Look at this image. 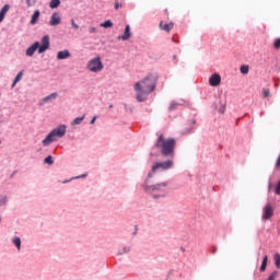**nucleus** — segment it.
<instances>
[{
    "instance_id": "5",
    "label": "nucleus",
    "mask_w": 280,
    "mask_h": 280,
    "mask_svg": "<svg viewBox=\"0 0 280 280\" xmlns=\"http://www.w3.org/2000/svg\"><path fill=\"white\" fill-rule=\"evenodd\" d=\"M144 190L153 194V198H165L168 191L167 182L152 186H144Z\"/></svg>"
},
{
    "instance_id": "23",
    "label": "nucleus",
    "mask_w": 280,
    "mask_h": 280,
    "mask_svg": "<svg viewBox=\"0 0 280 280\" xmlns=\"http://www.w3.org/2000/svg\"><path fill=\"white\" fill-rule=\"evenodd\" d=\"M13 244L16 246L18 250H21V238L20 237H14Z\"/></svg>"
},
{
    "instance_id": "20",
    "label": "nucleus",
    "mask_w": 280,
    "mask_h": 280,
    "mask_svg": "<svg viewBox=\"0 0 280 280\" xmlns=\"http://www.w3.org/2000/svg\"><path fill=\"white\" fill-rule=\"evenodd\" d=\"M58 5H60V0H51L49 3V8H51L52 10L58 8Z\"/></svg>"
},
{
    "instance_id": "15",
    "label": "nucleus",
    "mask_w": 280,
    "mask_h": 280,
    "mask_svg": "<svg viewBox=\"0 0 280 280\" xmlns=\"http://www.w3.org/2000/svg\"><path fill=\"white\" fill-rule=\"evenodd\" d=\"M38 19H40V11L36 10L31 19V25H36L38 23Z\"/></svg>"
},
{
    "instance_id": "1",
    "label": "nucleus",
    "mask_w": 280,
    "mask_h": 280,
    "mask_svg": "<svg viewBox=\"0 0 280 280\" xmlns=\"http://www.w3.org/2000/svg\"><path fill=\"white\" fill-rule=\"evenodd\" d=\"M136 91V98L138 102H145L148 95L156 89V78L152 74L139 81L133 86Z\"/></svg>"
},
{
    "instance_id": "34",
    "label": "nucleus",
    "mask_w": 280,
    "mask_h": 280,
    "mask_svg": "<svg viewBox=\"0 0 280 280\" xmlns=\"http://www.w3.org/2000/svg\"><path fill=\"white\" fill-rule=\"evenodd\" d=\"M124 253H130V247H125L122 252L119 253V255H124Z\"/></svg>"
},
{
    "instance_id": "40",
    "label": "nucleus",
    "mask_w": 280,
    "mask_h": 280,
    "mask_svg": "<svg viewBox=\"0 0 280 280\" xmlns=\"http://www.w3.org/2000/svg\"><path fill=\"white\" fill-rule=\"evenodd\" d=\"M84 177H86V175H82V176H80V178H84Z\"/></svg>"
},
{
    "instance_id": "30",
    "label": "nucleus",
    "mask_w": 280,
    "mask_h": 280,
    "mask_svg": "<svg viewBox=\"0 0 280 280\" xmlns=\"http://www.w3.org/2000/svg\"><path fill=\"white\" fill-rule=\"evenodd\" d=\"M262 95H264V97H270V90L264 89L262 90Z\"/></svg>"
},
{
    "instance_id": "31",
    "label": "nucleus",
    "mask_w": 280,
    "mask_h": 280,
    "mask_svg": "<svg viewBox=\"0 0 280 280\" xmlns=\"http://www.w3.org/2000/svg\"><path fill=\"white\" fill-rule=\"evenodd\" d=\"M71 25L74 30H80V26L75 23V20H71Z\"/></svg>"
},
{
    "instance_id": "9",
    "label": "nucleus",
    "mask_w": 280,
    "mask_h": 280,
    "mask_svg": "<svg viewBox=\"0 0 280 280\" xmlns=\"http://www.w3.org/2000/svg\"><path fill=\"white\" fill-rule=\"evenodd\" d=\"M60 23H62V19L60 18V15L56 12L52 13V15L50 16L49 25H51V27H56V25H60Z\"/></svg>"
},
{
    "instance_id": "7",
    "label": "nucleus",
    "mask_w": 280,
    "mask_h": 280,
    "mask_svg": "<svg viewBox=\"0 0 280 280\" xmlns=\"http://www.w3.org/2000/svg\"><path fill=\"white\" fill-rule=\"evenodd\" d=\"M174 166V161L168 160L165 162H156L153 166H152V172H158V170H172V167Z\"/></svg>"
},
{
    "instance_id": "32",
    "label": "nucleus",
    "mask_w": 280,
    "mask_h": 280,
    "mask_svg": "<svg viewBox=\"0 0 280 280\" xmlns=\"http://www.w3.org/2000/svg\"><path fill=\"white\" fill-rule=\"evenodd\" d=\"M35 1L34 0H26V5L28 8H32V5H34Z\"/></svg>"
},
{
    "instance_id": "37",
    "label": "nucleus",
    "mask_w": 280,
    "mask_h": 280,
    "mask_svg": "<svg viewBox=\"0 0 280 280\" xmlns=\"http://www.w3.org/2000/svg\"><path fill=\"white\" fill-rule=\"evenodd\" d=\"M268 191H272V183H269Z\"/></svg>"
},
{
    "instance_id": "39",
    "label": "nucleus",
    "mask_w": 280,
    "mask_h": 280,
    "mask_svg": "<svg viewBox=\"0 0 280 280\" xmlns=\"http://www.w3.org/2000/svg\"><path fill=\"white\" fill-rule=\"evenodd\" d=\"M148 176H149V178H151V176H152V173H149V175H148Z\"/></svg>"
},
{
    "instance_id": "26",
    "label": "nucleus",
    "mask_w": 280,
    "mask_h": 280,
    "mask_svg": "<svg viewBox=\"0 0 280 280\" xmlns=\"http://www.w3.org/2000/svg\"><path fill=\"white\" fill-rule=\"evenodd\" d=\"M279 277V271H273L267 280H275Z\"/></svg>"
},
{
    "instance_id": "35",
    "label": "nucleus",
    "mask_w": 280,
    "mask_h": 280,
    "mask_svg": "<svg viewBox=\"0 0 280 280\" xmlns=\"http://www.w3.org/2000/svg\"><path fill=\"white\" fill-rule=\"evenodd\" d=\"M119 8H121V4H119V2L115 3V10H119Z\"/></svg>"
},
{
    "instance_id": "38",
    "label": "nucleus",
    "mask_w": 280,
    "mask_h": 280,
    "mask_svg": "<svg viewBox=\"0 0 280 280\" xmlns=\"http://www.w3.org/2000/svg\"><path fill=\"white\" fill-rule=\"evenodd\" d=\"M220 113L224 114V107L220 109Z\"/></svg>"
},
{
    "instance_id": "22",
    "label": "nucleus",
    "mask_w": 280,
    "mask_h": 280,
    "mask_svg": "<svg viewBox=\"0 0 280 280\" xmlns=\"http://www.w3.org/2000/svg\"><path fill=\"white\" fill-rule=\"evenodd\" d=\"M273 259H275L276 268L280 270V254H276L273 256Z\"/></svg>"
},
{
    "instance_id": "19",
    "label": "nucleus",
    "mask_w": 280,
    "mask_h": 280,
    "mask_svg": "<svg viewBox=\"0 0 280 280\" xmlns=\"http://www.w3.org/2000/svg\"><path fill=\"white\" fill-rule=\"evenodd\" d=\"M84 115L81 117H77L73 121H72V126H80V124H82V121H84Z\"/></svg>"
},
{
    "instance_id": "3",
    "label": "nucleus",
    "mask_w": 280,
    "mask_h": 280,
    "mask_svg": "<svg viewBox=\"0 0 280 280\" xmlns=\"http://www.w3.org/2000/svg\"><path fill=\"white\" fill-rule=\"evenodd\" d=\"M47 49H49V35H45L42 38V44H40V42H35L33 45H31L26 49L25 54H26V56L32 58V56H34V54H36V51H38V54H45V51H47Z\"/></svg>"
},
{
    "instance_id": "42",
    "label": "nucleus",
    "mask_w": 280,
    "mask_h": 280,
    "mask_svg": "<svg viewBox=\"0 0 280 280\" xmlns=\"http://www.w3.org/2000/svg\"><path fill=\"white\" fill-rule=\"evenodd\" d=\"M0 222H1V218H0Z\"/></svg>"
},
{
    "instance_id": "18",
    "label": "nucleus",
    "mask_w": 280,
    "mask_h": 280,
    "mask_svg": "<svg viewBox=\"0 0 280 280\" xmlns=\"http://www.w3.org/2000/svg\"><path fill=\"white\" fill-rule=\"evenodd\" d=\"M56 97H58V93H51L50 95L46 96L43 98V102L44 103H47V102H51V100H56Z\"/></svg>"
},
{
    "instance_id": "12",
    "label": "nucleus",
    "mask_w": 280,
    "mask_h": 280,
    "mask_svg": "<svg viewBox=\"0 0 280 280\" xmlns=\"http://www.w3.org/2000/svg\"><path fill=\"white\" fill-rule=\"evenodd\" d=\"M67 58H71V52L69 50H60L57 54V60H67Z\"/></svg>"
},
{
    "instance_id": "17",
    "label": "nucleus",
    "mask_w": 280,
    "mask_h": 280,
    "mask_svg": "<svg viewBox=\"0 0 280 280\" xmlns=\"http://www.w3.org/2000/svg\"><path fill=\"white\" fill-rule=\"evenodd\" d=\"M267 266H268V256H265L262 258V262H261V266H260V272H266Z\"/></svg>"
},
{
    "instance_id": "41",
    "label": "nucleus",
    "mask_w": 280,
    "mask_h": 280,
    "mask_svg": "<svg viewBox=\"0 0 280 280\" xmlns=\"http://www.w3.org/2000/svg\"><path fill=\"white\" fill-rule=\"evenodd\" d=\"M213 253H215V247H214V249H213Z\"/></svg>"
},
{
    "instance_id": "8",
    "label": "nucleus",
    "mask_w": 280,
    "mask_h": 280,
    "mask_svg": "<svg viewBox=\"0 0 280 280\" xmlns=\"http://www.w3.org/2000/svg\"><path fill=\"white\" fill-rule=\"evenodd\" d=\"M275 215V208L272 203H267L262 209V220H270Z\"/></svg>"
},
{
    "instance_id": "11",
    "label": "nucleus",
    "mask_w": 280,
    "mask_h": 280,
    "mask_svg": "<svg viewBox=\"0 0 280 280\" xmlns=\"http://www.w3.org/2000/svg\"><path fill=\"white\" fill-rule=\"evenodd\" d=\"M132 34L130 33V25H126L125 32L122 35L118 36V40H130Z\"/></svg>"
},
{
    "instance_id": "10",
    "label": "nucleus",
    "mask_w": 280,
    "mask_h": 280,
    "mask_svg": "<svg viewBox=\"0 0 280 280\" xmlns=\"http://www.w3.org/2000/svg\"><path fill=\"white\" fill-rule=\"evenodd\" d=\"M221 82H222V77H220V74H212L209 79L210 86H220Z\"/></svg>"
},
{
    "instance_id": "33",
    "label": "nucleus",
    "mask_w": 280,
    "mask_h": 280,
    "mask_svg": "<svg viewBox=\"0 0 280 280\" xmlns=\"http://www.w3.org/2000/svg\"><path fill=\"white\" fill-rule=\"evenodd\" d=\"M89 32H90V34H95V33L97 32V28L91 26V27L89 28Z\"/></svg>"
},
{
    "instance_id": "21",
    "label": "nucleus",
    "mask_w": 280,
    "mask_h": 280,
    "mask_svg": "<svg viewBox=\"0 0 280 280\" xmlns=\"http://www.w3.org/2000/svg\"><path fill=\"white\" fill-rule=\"evenodd\" d=\"M101 27H105V30H108V27H113V22L110 20H107L101 24Z\"/></svg>"
},
{
    "instance_id": "29",
    "label": "nucleus",
    "mask_w": 280,
    "mask_h": 280,
    "mask_svg": "<svg viewBox=\"0 0 280 280\" xmlns=\"http://www.w3.org/2000/svg\"><path fill=\"white\" fill-rule=\"evenodd\" d=\"M273 47L275 49H280V37L275 40Z\"/></svg>"
},
{
    "instance_id": "36",
    "label": "nucleus",
    "mask_w": 280,
    "mask_h": 280,
    "mask_svg": "<svg viewBox=\"0 0 280 280\" xmlns=\"http://www.w3.org/2000/svg\"><path fill=\"white\" fill-rule=\"evenodd\" d=\"M97 120V116H94L91 120V124H95V121Z\"/></svg>"
},
{
    "instance_id": "14",
    "label": "nucleus",
    "mask_w": 280,
    "mask_h": 280,
    "mask_svg": "<svg viewBox=\"0 0 280 280\" xmlns=\"http://www.w3.org/2000/svg\"><path fill=\"white\" fill-rule=\"evenodd\" d=\"M10 11V4H5L0 11V23L5 19V14Z\"/></svg>"
},
{
    "instance_id": "27",
    "label": "nucleus",
    "mask_w": 280,
    "mask_h": 280,
    "mask_svg": "<svg viewBox=\"0 0 280 280\" xmlns=\"http://www.w3.org/2000/svg\"><path fill=\"white\" fill-rule=\"evenodd\" d=\"M179 104L176 102H172L171 106H170V110H176V108H178Z\"/></svg>"
},
{
    "instance_id": "4",
    "label": "nucleus",
    "mask_w": 280,
    "mask_h": 280,
    "mask_svg": "<svg viewBox=\"0 0 280 280\" xmlns=\"http://www.w3.org/2000/svg\"><path fill=\"white\" fill-rule=\"evenodd\" d=\"M67 135V126L60 125L56 129H54L51 132L48 133V136L42 141L44 147L51 145L54 141H58V139H62V137Z\"/></svg>"
},
{
    "instance_id": "2",
    "label": "nucleus",
    "mask_w": 280,
    "mask_h": 280,
    "mask_svg": "<svg viewBox=\"0 0 280 280\" xmlns=\"http://www.w3.org/2000/svg\"><path fill=\"white\" fill-rule=\"evenodd\" d=\"M155 145L161 150L163 156L174 158V150L176 148V140L174 138L165 139L163 135H160Z\"/></svg>"
},
{
    "instance_id": "28",
    "label": "nucleus",
    "mask_w": 280,
    "mask_h": 280,
    "mask_svg": "<svg viewBox=\"0 0 280 280\" xmlns=\"http://www.w3.org/2000/svg\"><path fill=\"white\" fill-rule=\"evenodd\" d=\"M241 73H243L244 75H246V73H248V66H242V67H241Z\"/></svg>"
},
{
    "instance_id": "6",
    "label": "nucleus",
    "mask_w": 280,
    "mask_h": 280,
    "mask_svg": "<svg viewBox=\"0 0 280 280\" xmlns=\"http://www.w3.org/2000/svg\"><path fill=\"white\" fill-rule=\"evenodd\" d=\"M86 68L92 73H100V71H102L104 69V63H102V58L95 57V58L91 59L88 62Z\"/></svg>"
},
{
    "instance_id": "13",
    "label": "nucleus",
    "mask_w": 280,
    "mask_h": 280,
    "mask_svg": "<svg viewBox=\"0 0 280 280\" xmlns=\"http://www.w3.org/2000/svg\"><path fill=\"white\" fill-rule=\"evenodd\" d=\"M160 28H162L164 32H172L174 30V23L164 24L163 22H160Z\"/></svg>"
},
{
    "instance_id": "16",
    "label": "nucleus",
    "mask_w": 280,
    "mask_h": 280,
    "mask_svg": "<svg viewBox=\"0 0 280 280\" xmlns=\"http://www.w3.org/2000/svg\"><path fill=\"white\" fill-rule=\"evenodd\" d=\"M22 78H23V71H20V72L16 74V77H15L13 83H12V89H14V88L16 86V84H19V82H21V79H22Z\"/></svg>"
},
{
    "instance_id": "24",
    "label": "nucleus",
    "mask_w": 280,
    "mask_h": 280,
    "mask_svg": "<svg viewBox=\"0 0 280 280\" xmlns=\"http://www.w3.org/2000/svg\"><path fill=\"white\" fill-rule=\"evenodd\" d=\"M44 163H46L47 165H54V158H51V155H48L45 160Z\"/></svg>"
},
{
    "instance_id": "25",
    "label": "nucleus",
    "mask_w": 280,
    "mask_h": 280,
    "mask_svg": "<svg viewBox=\"0 0 280 280\" xmlns=\"http://www.w3.org/2000/svg\"><path fill=\"white\" fill-rule=\"evenodd\" d=\"M8 205V197H1L0 198V207H5Z\"/></svg>"
}]
</instances>
